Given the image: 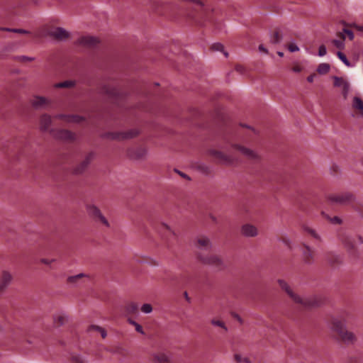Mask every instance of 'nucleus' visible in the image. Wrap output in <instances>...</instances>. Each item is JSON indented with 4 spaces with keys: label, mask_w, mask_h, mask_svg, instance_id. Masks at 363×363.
Wrapping results in <instances>:
<instances>
[{
    "label": "nucleus",
    "mask_w": 363,
    "mask_h": 363,
    "mask_svg": "<svg viewBox=\"0 0 363 363\" xmlns=\"http://www.w3.org/2000/svg\"><path fill=\"white\" fill-rule=\"evenodd\" d=\"M331 330L335 332L340 340L346 345H352L357 341L355 334L346 326V320L338 317L333 318Z\"/></svg>",
    "instance_id": "nucleus-1"
},
{
    "label": "nucleus",
    "mask_w": 363,
    "mask_h": 363,
    "mask_svg": "<svg viewBox=\"0 0 363 363\" xmlns=\"http://www.w3.org/2000/svg\"><path fill=\"white\" fill-rule=\"evenodd\" d=\"M279 285L284 290L290 298L296 303L303 307H312L317 305L313 296H301L295 293L289 285L283 279L278 280Z\"/></svg>",
    "instance_id": "nucleus-2"
},
{
    "label": "nucleus",
    "mask_w": 363,
    "mask_h": 363,
    "mask_svg": "<svg viewBox=\"0 0 363 363\" xmlns=\"http://www.w3.org/2000/svg\"><path fill=\"white\" fill-rule=\"evenodd\" d=\"M340 240L347 251L354 254L358 247L363 243V238L358 234L343 233L340 235Z\"/></svg>",
    "instance_id": "nucleus-3"
},
{
    "label": "nucleus",
    "mask_w": 363,
    "mask_h": 363,
    "mask_svg": "<svg viewBox=\"0 0 363 363\" xmlns=\"http://www.w3.org/2000/svg\"><path fill=\"white\" fill-rule=\"evenodd\" d=\"M354 199V195L350 192L333 194L329 196L330 201L342 205L347 204Z\"/></svg>",
    "instance_id": "nucleus-4"
},
{
    "label": "nucleus",
    "mask_w": 363,
    "mask_h": 363,
    "mask_svg": "<svg viewBox=\"0 0 363 363\" xmlns=\"http://www.w3.org/2000/svg\"><path fill=\"white\" fill-rule=\"evenodd\" d=\"M30 104L35 109H42L50 105L51 100L45 96L35 95L30 100Z\"/></svg>",
    "instance_id": "nucleus-5"
},
{
    "label": "nucleus",
    "mask_w": 363,
    "mask_h": 363,
    "mask_svg": "<svg viewBox=\"0 0 363 363\" xmlns=\"http://www.w3.org/2000/svg\"><path fill=\"white\" fill-rule=\"evenodd\" d=\"M195 247L201 250H210L212 248L211 239L206 235H200L194 240Z\"/></svg>",
    "instance_id": "nucleus-6"
},
{
    "label": "nucleus",
    "mask_w": 363,
    "mask_h": 363,
    "mask_svg": "<svg viewBox=\"0 0 363 363\" xmlns=\"http://www.w3.org/2000/svg\"><path fill=\"white\" fill-rule=\"evenodd\" d=\"M303 260L306 264H312L315 259V250L307 244H303L301 247Z\"/></svg>",
    "instance_id": "nucleus-7"
},
{
    "label": "nucleus",
    "mask_w": 363,
    "mask_h": 363,
    "mask_svg": "<svg viewBox=\"0 0 363 363\" xmlns=\"http://www.w3.org/2000/svg\"><path fill=\"white\" fill-rule=\"evenodd\" d=\"M94 153L93 152L86 154L82 161L75 167L74 169V173L81 174L84 172L94 160Z\"/></svg>",
    "instance_id": "nucleus-8"
},
{
    "label": "nucleus",
    "mask_w": 363,
    "mask_h": 363,
    "mask_svg": "<svg viewBox=\"0 0 363 363\" xmlns=\"http://www.w3.org/2000/svg\"><path fill=\"white\" fill-rule=\"evenodd\" d=\"M147 155V149L144 147L131 148L128 150V155L133 160H143Z\"/></svg>",
    "instance_id": "nucleus-9"
},
{
    "label": "nucleus",
    "mask_w": 363,
    "mask_h": 363,
    "mask_svg": "<svg viewBox=\"0 0 363 363\" xmlns=\"http://www.w3.org/2000/svg\"><path fill=\"white\" fill-rule=\"evenodd\" d=\"M13 280V275L7 270H4L0 274V293L4 291L11 284Z\"/></svg>",
    "instance_id": "nucleus-10"
},
{
    "label": "nucleus",
    "mask_w": 363,
    "mask_h": 363,
    "mask_svg": "<svg viewBox=\"0 0 363 363\" xmlns=\"http://www.w3.org/2000/svg\"><path fill=\"white\" fill-rule=\"evenodd\" d=\"M52 124V117L47 114L44 113L40 117V129L43 132H50L52 133L54 130L50 128V125Z\"/></svg>",
    "instance_id": "nucleus-11"
},
{
    "label": "nucleus",
    "mask_w": 363,
    "mask_h": 363,
    "mask_svg": "<svg viewBox=\"0 0 363 363\" xmlns=\"http://www.w3.org/2000/svg\"><path fill=\"white\" fill-rule=\"evenodd\" d=\"M138 135L136 130H129L123 132H117L111 134V138L118 140H127L135 138Z\"/></svg>",
    "instance_id": "nucleus-12"
},
{
    "label": "nucleus",
    "mask_w": 363,
    "mask_h": 363,
    "mask_svg": "<svg viewBox=\"0 0 363 363\" xmlns=\"http://www.w3.org/2000/svg\"><path fill=\"white\" fill-rule=\"evenodd\" d=\"M240 233L245 237L254 238L258 235V229L252 224L246 223L242 225Z\"/></svg>",
    "instance_id": "nucleus-13"
},
{
    "label": "nucleus",
    "mask_w": 363,
    "mask_h": 363,
    "mask_svg": "<svg viewBox=\"0 0 363 363\" xmlns=\"http://www.w3.org/2000/svg\"><path fill=\"white\" fill-rule=\"evenodd\" d=\"M52 134L55 138L65 141H72L75 138L74 134L67 130H56Z\"/></svg>",
    "instance_id": "nucleus-14"
},
{
    "label": "nucleus",
    "mask_w": 363,
    "mask_h": 363,
    "mask_svg": "<svg viewBox=\"0 0 363 363\" xmlns=\"http://www.w3.org/2000/svg\"><path fill=\"white\" fill-rule=\"evenodd\" d=\"M50 35L58 40H65L69 37V33L61 27H57L52 29Z\"/></svg>",
    "instance_id": "nucleus-15"
},
{
    "label": "nucleus",
    "mask_w": 363,
    "mask_h": 363,
    "mask_svg": "<svg viewBox=\"0 0 363 363\" xmlns=\"http://www.w3.org/2000/svg\"><path fill=\"white\" fill-rule=\"evenodd\" d=\"M83 278H89V275L84 273H80L74 276H69L67 278V284L72 287H77L82 284Z\"/></svg>",
    "instance_id": "nucleus-16"
},
{
    "label": "nucleus",
    "mask_w": 363,
    "mask_h": 363,
    "mask_svg": "<svg viewBox=\"0 0 363 363\" xmlns=\"http://www.w3.org/2000/svg\"><path fill=\"white\" fill-rule=\"evenodd\" d=\"M53 325L56 328L65 325L69 320L68 315L64 312H58L53 315Z\"/></svg>",
    "instance_id": "nucleus-17"
},
{
    "label": "nucleus",
    "mask_w": 363,
    "mask_h": 363,
    "mask_svg": "<svg viewBox=\"0 0 363 363\" xmlns=\"http://www.w3.org/2000/svg\"><path fill=\"white\" fill-rule=\"evenodd\" d=\"M211 154L220 163L224 164H230L233 163V158L224 154L222 152L217 151V150H213L211 151Z\"/></svg>",
    "instance_id": "nucleus-18"
},
{
    "label": "nucleus",
    "mask_w": 363,
    "mask_h": 363,
    "mask_svg": "<svg viewBox=\"0 0 363 363\" xmlns=\"http://www.w3.org/2000/svg\"><path fill=\"white\" fill-rule=\"evenodd\" d=\"M55 119H60L64 121L65 123H79L83 120L82 117L77 115H65V114H56L54 116Z\"/></svg>",
    "instance_id": "nucleus-19"
},
{
    "label": "nucleus",
    "mask_w": 363,
    "mask_h": 363,
    "mask_svg": "<svg viewBox=\"0 0 363 363\" xmlns=\"http://www.w3.org/2000/svg\"><path fill=\"white\" fill-rule=\"evenodd\" d=\"M301 230H303V232L309 235L315 240H316L319 242L323 241L320 234L315 229L313 228L312 227H311L306 224H303L301 225Z\"/></svg>",
    "instance_id": "nucleus-20"
},
{
    "label": "nucleus",
    "mask_w": 363,
    "mask_h": 363,
    "mask_svg": "<svg viewBox=\"0 0 363 363\" xmlns=\"http://www.w3.org/2000/svg\"><path fill=\"white\" fill-rule=\"evenodd\" d=\"M235 147L248 159L256 160L259 158L258 154L250 148L238 145H235Z\"/></svg>",
    "instance_id": "nucleus-21"
},
{
    "label": "nucleus",
    "mask_w": 363,
    "mask_h": 363,
    "mask_svg": "<svg viewBox=\"0 0 363 363\" xmlns=\"http://www.w3.org/2000/svg\"><path fill=\"white\" fill-rule=\"evenodd\" d=\"M201 260L204 264L220 267L223 265V260L217 255H210L206 257H201Z\"/></svg>",
    "instance_id": "nucleus-22"
},
{
    "label": "nucleus",
    "mask_w": 363,
    "mask_h": 363,
    "mask_svg": "<svg viewBox=\"0 0 363 363\" xmlns=\"http://www.w3.org/2000/svg\"><path fill=\"white\" fill-rule=\"evenodd\" d=\"M78 42L82 45L91 47L96 45L99 43V40L97 38L91 35H84L81 37Z\"/></svg>",
    "instance_id": "nucleus-23"
},
{
    "label": "nucleus",
    "mask_w": 363,
    "mask_h": 363,
    "mask_svg": "<svg viewBox=\"0 0 363 363\" xmlns=\"http://www.w3.org/2000/svg\"><path fill=\"white\" fill-rule=\"evenodd\" d=\"M101 92L108 97H115L118 94V91L115 86L108 84L103 85L101 88Z\"/></svg>",
    "instance_id": "nucleus-24"
},
{
    "label": "nucleus",
    "mask_w": 363,
    "mask_h": 363,
    "mask_svg": "<svg viewBox=\"0 0 363 363\" xmlns=\"http://www.w3.org/2000/svg\"><path fill=\"white\" fill-rule=\"evenodd\" d=\"M86 208L88 215L94 220H95L97 218V217H99V214L101 213V210L95 205H92V204L87 205Z\"/></svg>",
    "instance_id": "nucleus-25"
},
{
    "label": "nucleus",
    "mask_w": 363,
    "mask_h": 363,
    "mask_svg": "<svg viewBox=\"0 0 363 363\" xmlns=\"http://www.w3.org/2000/svg\"><path fill=\"white\" fill-rule=\"evenodd\" d=\"M210 323L213 327L220 328L224 333H227L228 331V328L225 323L220 318H213L211 320Z\"/></svg>",
    "instance_id": "nucleus-26"
},
{
    "label": "nucleus",
    "mask_w": 363,
    "mask_h": 363,
    "mask_svg": "<svg viewBox=\"0 0 363 363\" xmlns=\"http://www.w3.org/2000/svg\"><path fill=\"white\" fill-rule=\"evenodd\" d=\"M153 360L156 363H169V357L166 353H155L153 354Z\"/></svg>",
    "instance_id": "nucleus-27"
},
{
    "label": "nucleus",
    "mask_w": 363,
    "mask_h": 363,
    "mask_svg": "<svg viewBox=\"0 0 363 363\" xmlns=\"http://www.w3.org/2000/svg\"><path fill=\"white\" fill-rule=\"evenodd\" d=\"M74 85L75 82L74 81L67 80L62 82L55 84L54 87L56 89L70 88L73 87Z\"/></svg>",
    "instance_id": "nucleus-28"
},
{
    "label": "nucleus",
    "mask_w": 363,
    "mask_h": 363,
    "mask_svg": "<svg viewBox=\"0 0 363 363\" xmlns=\"http://www.w3.org/2000/svg\"><path fill=\"white\" fill-rule=\"evenodd\" d=\"M88 330L89 331L95 330V331L99 332L101 334L102 338H106L107 336V333H106V330L99 325H90Z\"/></svg>",
    "instance_id": "nucleus-29"
},
{
    "label": "nucleus",
    "mask_w": 363,
    "mask_h": 363,
    "mask_svg": "<svg viewBox=\"0 0 363 363\" xmlns=\"http://www.w3.org/2000/svg\"><path fill=\"white\" fill-rule=\"evenodd\" d=\"M330 65L328 63H321L317 68V72L320 74H325L330 70Z\"/></svg>",
    "instance_id": "nucleus-30"
},
{
    "label": "nucleus",
    "mask_w": 363,
    "mask_h": 363,
    "mask_svg": "<svg viewBox=\"0 0 363 363\" xmlns=\"http://www.w3.org/2000/svg\"><path fill=\"white\" fill-rule=\"evenodd\" d=\"M94 221L103 225L104 226H105L106 228L110 227L109 222L106 218V217L102 214V213L99 214V217H97V218Z\"/></svg>",
    "instance_id": "nucleus-31"
},
{
    "label": "nucleus",
    "mask_w": 363,
    "mask_h": 363,
    "mask_svg": "<svg viewBox=\"0 0 363 363\" xmlns=\"http://www.w3.org/2000/svg\"><path fill=\"white\" fill-rule=\"evenodd\" d=\"M125 311L128 313L133 314L138 311V305L135 303H130L125 306Z\"/></svg>",
    "instance_id": "nucleus-32"
},
{
    "label": "nucleus",
    "mask_w": 363,
    "mask_h": 363,
    "mask_svg": "<svg viewBox=\"0 0 363 363\" xmlns=\"http://www.w3.org/2000/svg\"><path fill=\"white\" fill-rule=\"evenodd\" d=\"M211 50L213 51H220L223 52L224 55L227 57L228 56V53L224 51V47L221 43H216L212 45Z\"/></svg>",
    "instance_id": "nucleus-33"
},
{
    "label": "nucleus",
    "mask_w": 363,
    "mask_h": 363,
    "mask_svg": "<svg viewBox=\"0 0 363 363\" xmlns=\"http://www.w3.org/2000/svg\"><path fill=\"white\" fill-rule=\"evenodd\" d=\"M234 359L238 363H251L249 358L246 357H242L239 354H235L234 355Z\"/></svg>",
    "instance_id": "nucleus-34"
},
{
    "label": "nucleus",
    "mask_w": 363,
    "mask_h": 363,
    "mask_svg": "<svg viewBox=\"0 0 363 363\" xmlns=\"http://www.w3.org/2000/svg\"><path fill=\"white\" fill-rule=\"evenodd\" d=\"M337 55L338 57V58L347 66V67H351V63L350 62L347 60V58L346 57L344 53H342V52L340 51H338L337 52Z\"/></svg>",
    "instance_id": "nucleus-35"
},
{
    "label": "nucleus",
    "mask_w": 363,
    "mask_h": 363,
    "mask_svg": "<svg viewBox=\"0 0 363 363\" xmlns=\"http://www.w3.org/2000/svg\"><path fill=\"white\" fill-rule=\"evenodd\" d=\"M128 321L130 325H132L135 327V330L138 333H139L142 335H143L145 333L142 326L140 324H138L137 322H135V320H133L132 319H128Z\"/></svg>",
    "instance_id": "nucleus-36"
},
{
    "label": "nucleus",
    "mask_w": 363,
    "mask_h": 363,
    "mask_svg": "<svg viewBox=\"0 0 363 363\" xmlns=\"http://www.w3.org/2000/svg\"><path fill=\"white\" fill-rule=\"evenodd\" d=\"M353 106L355 108L363 111V101L359 97H354Z\"/></svg>",
    "instance_id": "nucleus-37"
},
{
    "label": "nucleus",
    "mask_w": 363,
    "mask_h": 363,
    "mask_svg": "<svg viewBox=\"0 0 363 363\" xmlns=\"http://www.w3.org/2000/svg\"><path fill=\"white\" fill-rule=\"evenodd\" d=\"M282 40V36L279 33V32H275L271 36V42L274 44L279 43Z\"/></svg>",
    "instance_id": "nucleus-38"
},
{
    "label": "nucleus",
    "mask_w": 363,
    "mask_h": 363,
    "mask_svg": "<svg viewBox=\"0 0 363 363\" xmlns=\"http://www.w3.org/2000/svg\"><path fill=\"white\" fill-rule=\"evenodd\" d=\"M334 86H338V87H342V86L345 84V81L343 80L342 78L338 77H334Z\"/></svg>",
    "instance_id": "nucleus-39"
},
{
    "label": "nucleus",
    "mask_w": 363,
    "mask_h": 363,
    "mask_svg": "<svg viewBox=\"0 0 363 363\" xmlns=\"http://www.w3.org/2000/svg\"><path fill=\"white\" fill-rule=\"evenodd\" d=\"M141 311L144 313H150L152 311V307L150 303H145L142 306Z\"/></svg>",
    "instance_id": "nucleus-40"
},
{
    "label": "nucleus",
    "mask_w": 363,
    "mask_h": 363,
    "mask_svg": "<svg viewBox=\"0 0 363 363\" xmlns=\"http://www.w3.org/2000/svg\"><path fill=\"white\" fill-rule=\"evenodd\" d=\"M333 43L340 50H342L345 48V43L343 42V40H333Z\"/></svg>",
    "instance_id": "nucleus-41"
},
{
    "label": "nucleus",
    "mask_w": 363,
    "mask_h": 363,
    "mask_svg": "<svg viewBox=\"0 0 363 363\" xmlns=\"http://www.w3.org/2000/svg\"><path fill=\"white\" fill-rule=\"evenodd\" d=\"M72 363H86L85 359L80 355H73L72 357Z\"/></svg>",
    "instance_id": "nucleus-42"
},
{
    "label": "nucleus",
    "mask_w": 363,
    "mask_h": 363,
    "mask_svg": "<svg viewBox=\"0 0 363 363\" xmlns=\"http://www.w3.org/2000/svg\"><path fill=\"white\" fill-rule=\"evenodd\" d=\"M17 59L21 62H32L35 60L34 57H28L25 55L18 56Z\"/></svg>",
    "instance_id": "nucleus-43"
},
{
    "label": "nucleus",
    "mask_w": 363,
    "mask_h": 363,
    "mask_svg": "<svg viewBox=\"0 0 363 363\" xmlns=\"http://www.w3.org/2000/svg\"><path fill=\"white\" fill-rule=\"evenodd\" d=\"M327 53V50L325 45H320L318 49V55L323 57Z\"/></svg>",
    "instance_id": "nucleus-44"
},
{
    "label": "nucleus",
    "mask_w": 363,
    "mask_h": 363,
    "mask_svg": "<svg viewBox=\"0 0 363 363\" xmlns=\"http://www.w3.org/2000/svg\"><path fill=\"white\" fill-rule=\"evenodd\" d=\"M288 49L291 52H297L299 50L298 47L294 43L289 45Z\"/></svg>",
    "instance_id": "nucleus-45"
},
{
    "label": "nucleus",
    "mask_w": 363,
    "mask_h": 363,
    "mask_svg": "<svg viewBox=\"0 0 363 363\" xmlns=\"http://www.w3.org/2000/svg\"><path fill=\"white\" fill-rule=\"evenodd\" d=\"M330 221L333 223V224H341L342 223V220L341 218H340L339 217L337 216H334L333 218H330Z\"/></svg>",
    "instance_id": "nucleus-46"
},
{
    "label": "nucleus",
    "mask_w": 363,
    "mask_h": 363,
    "mask_svg": "<svg viewBox=\"0 0 363 363\" xmlns=\"http://www.w3.org/2000/svg\"><path fill=\"white\" fill-rule=\"evenodd\" d=\"M342 88V93H343L345 97H346L349 92V88H350L349 84L346 82Z\"/></svg>",
    "instance_id": "nucleus-47"
},
{
    "label": "nucleus",
    "mask_w": 363,
    "mask_h": 363,
    "mask_svg": "<svg viewBox=\"0 0 363 363\" xmlns=\"http://www.w3.org/2000/svg\"><path fill=\"white\" fill-rule=\"evenodd\" d=\"M54 262H55V259H45V258H43V259H40V262L42 264H47V265H50L52 263H53Z\"/></svg>",
    "instance_id": "nucleus-48"
},
{
    "label": "nucleus",
    "mask_w": 363,
    "mask_h": 363,
    "mask_svg": "<svg viewBox=\"0 0 363 363\" xmlns=\"http://www.w3.org/2000/svg\"><path fill=\"white\" fill-rule=\"evenodd\" d=\"M12 32L17 33H21V34H28V33H30V32L28 30H27L17 29V28H13L12 29Z\"/></svg>",
    "instance_id": "nucleus-49"
},
{
    "label": "nucleus",
    "mask_w": 363,
    "mask_h": 363,
    "mask_svg": "<svg viewBox=\"0 0 363 363\" xmlns=\"http://www.w3.org/2000/svg\"><path fill=\"white\" fill-rule=\"evenodd\" d=\"M344 33L348 36L350 40H353L354 34L351 30L344 29Z\"/></svg>",
    "instance_id": "nucleus-50"
},
{
    "label": "nucleus",
    "mask_w": 363,
    "mask_h": 363,
    "mask_svg": "<svg viewBox=\"0 0 363 363\" xmlns=\"http://www.w3.org/2000/svg\"><path fill=\"white\" fill-rule=\"evenodd\" d=\"M233 318H235L240 323H243V320L242 319V318L238 315V314H233Z\"/></svg>",
    "instance_id": "nucleus-51"
},
{
    "label": "nucleus",
    "mask_w": 363,
    "mask_h": 363,
    "mask_svg": "<svg viewBox=\"0 0 363 363\" xmlns=\"http://www.w3.org/2000/svg\"><path fill=\"white\" fill-rule=\"evenodd\" d=\"M176 172L181 176L183 178H185V179H190L188 175H186V174L179 171V170H176Z\"/></svg>",
    "instance_id": "nucleus-52"
},
{
    "label": "nucleus",
    "mask_w": 363,
    "mask_h": 363,
    "mask_svg": "<svg viewBox=\"0 0 363 363\" xmlns=\"http://www.w3.org/2000/svg\"><path fill=\"white\" fill-rule=\"evenodd\" d=\"M338 37H340V40H343V42L345 41V33H344V30H342V32H340L338 33Z\"/></svg>",
    "instance_id": "nucleus-53"
},
{
    "label": "nucleus",
    "mask_w": 363,
    "mask_h": 363,
    "mask_svg": "<svg viewBox=\"0 0 363 363\" xmlns=\"http://www.w3.org/2000/svg\"><path fill=\"white\" fill-rule=\"evenodd\" d=\"M259 50L260 52H262L265 53V54H267V53H268L267 50V49H266V48H265L262 45H260L259 46Z\"/></svg>",
    "instance_id": "nucleus-54"
},
{
    "label": "nucleus",
    "mask_w": 363,
    "mask_h": 363,
    "mask_svg": "<svg viewBox=\"0 0 363 363\" xmlns=\"http://www.w3.org/2000/svg\"><path fill=\"white\" fill-rule=\"evenodd\" d=\"M315 74H311L307 77V81L310 83H312L314 80Z\"/></svg>",
    "instance_id": "nucleus-55"
},
{
    "label": "nucleus",
    "mask_w": 363,
    "mask_h": 363,
    "mask_svg": "<svg viewBox=\"0 0 363 363\" xmlns=\"http://www.w3.org/2000/svg\"><path fill=\"white\" fill-rule=\"evenodd\" d=\"M162 227L164 229L170 231L171 233H174V232L172 231V230L168 225L164 223V224H162Z\"/></svg>",
    "instance_id": "nucleus-56"
},
{
    "label": "nucleus",
    "mask_w": 363,
    "mask_h": 363,
    "mask_svg": "<svg viewBox=\"0 0 363 363\" xmlns=\"http://www.w3.org/2000/svg\"><path fill=\"white\" fill-rule=\"evenodd\" d=\"M209 218H211V220L213 223H217V218H216V217L215 216H213V215L211 214V215L209 216Z\"/></svg>",
    "instance_id": "nucleus-57"
},
{
    "label": "nucleus",
    "mask_w": 363,
    "mask_h": 363,
    "mask_svg": "<svg viewBox=\"0 0 363 363\" xmlns=\"http://www.w3.org/2000/svg\"><path fill=\"white\" fill-rule=\"evenodd\" d=\"M12 29H13V28H0V30L9 31V32H12Z\"/></svg>",
    "instance_id": "nucleus-58"
},
{
    "label": "nucleus",
    "mask_w": 363,
    "mask_h": 363,
    "mask_svg": "<svg viewBox=\"0 0 363 363\" xmlns=\"http://www.w3.org/2000/svg\"><path fill=\"white\" fill-rule=\"evenodd\" d=\"M293 70H294V72H300V71H301V68H300V67H294V68L293 69Z\"/></svg>",
    "instance_id": "nucleus-59"
},
{
    "label": "nucleus",
    "mask_w": 363,
    "mask_h": 363,
    "mask_svg": "<svg viewBox=\"0 0 363 363\" xmlns=\"http://www.w3.org/2000/svg\"><path fill=\"white\" fill-rule=\"evenodd\" d=\"M356 28L359 30H362L363 31V26H357Z\"/></svg>",
    "instance_id": "nucleus-60"
},
{
    "label": "nucleus",
    "mask_w": 363,
    "mask_h": 363,
    "mask_svg": "<svg viewBox=\"0 0 363 363\" xmlns=\"http://www.w3.org/2000/svg\"><path fill=\"white\" fill-rule=\"evenodd\" d=\"M277 54H278V55H279V56H280V57H283V55H284V53H283V52H277Z\"/></svg>",
    "instance_id": "nucleus-61"
},
{
    "label": "nucleus",
    "mask_w": 363,
    "mask_h": 363,
    "mask_svg": "<svg viewBox=\"0 0 363 363\" xmlns=\"http://www.w3.org/2000/svg\"><path fill=\"white\" fill-rule=\"evenodd\" d=\"M187 296H188L187 293L185 292V297H187Z\"/></svg>",
    "instance_id": "nucleus-62"
},
{
    "label": "nucleus",
    "mask_w": 363,
    "mask_h": 363,
    "mask_svg": "<svg viewBox=\"0 0 363 363\" xmlns=\"http://www.w3.org/2000/svg\"><path fill=\"white\" fill-rule=\"evenodd\" d=\"M362 166H363V161L362 162Z\"/></svg>",
    "instance_id": "nucleus-63"
}]
</instances>
